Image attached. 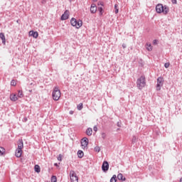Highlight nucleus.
Returning <instances> with one entry per match:
<instances>
[{
  "label": "nucleus",
  "instance_id": "nucleus-24",
  "mask_svg": "<svg viewBox=\"0 0 182 182\" xmlns=\"http://www.w3.org/2000/svg\"><path fill=\"white\" fill-rule=\"evenodd\" d=\"M116 178H117L116 175H113V176L110 179V182H116V181H117V180H116Z\"/></svg>",
  "mask_w": 182,
  "mask_h": 182
},
{
  "label": "nucleus",
  "instance_id": "nucleus-38",
  "mask_svg": "<svg viewBox=\"0 0 182 182\" xmlns=\"http://www.w3.org/2000/svg\"><path fill=\"white\" fill-rule=\"evenodd\" d=\"M172 4H177V0H171Z\"/></svg>",
  "mask_w": 182,
  "mask_h": 182
},
{
  "label": "nucleus",
  "instance_id": "nucleus-33",
  "mask_svg": "<svg viewBox=\"0 0 182 182\" xmlns=\"http://www.w3.org/2000/svg\"><path fill=\"white\" fill-rule=\"evenodd\" d=\"M102 137L104 139H106V133H105V132L102 133Z\"/></svg>",
  "mask_w": 182,
  "mask_h": 182
},
{
  "label": "nucleus",
  "instance_id": "nucleus-42",
  "mask_svg": "<svg viewBox=\"0 0 182 182\" xmlns=\"http://www.w3.org/2000/svg\"><path fill=\"white\" fill-rule=\"evenodd\" d=\"M54 166H55L56 167H58V164H54Z\"/></svg>",
  "mask_w": 182,
  "mask_h": 182
},
{
  "label": "nucleus",
  "instance_id": "nucleus-4",
  "mask_svg": "<svg viewBox=\"0 0 182 182\" xmlns=\"http://www.w3.org/2000/svg\"><path fill=\"white\" fill-rule=\"evenodd\" d=\"M163 85H164V79L163 77H159L157 78L156 90H161Z\"/></svg>",
  "mask_w": 182,
  "mask_h": 182
},
{
  "label": "nucleus",
  "instance_id": "nucleus-8",
  "mask_svg": "<svg viewBox=\"0 0 182 182\" xmlns=\"http://www.w3.org/2000/svg\"><path fill=\"white\" fill-rule=\"evenodd\" d=\"M102 171H107L109 170V162L107 161H105L102 166Z\"/></svg>",
  "mask_w": 182,
  "mask_h": 182
},
{
  "label": "nucleus",
  "instance_id": "nucleus-41",
  "mask_svg": "<svg viewBox=\"0 0 182 182\" xmlns=\"http://www.w3.org/2000/svg\"><path fill=\"white\" fill-rule=\"evenodd\" d=\"M70 114H73V111H70Z\"/></svg>",
  "mask_w": 182,
  "mask_h": 182
},
{
  "label": "nucleus",
  "instance_id": "nucleus-27",
  "mask_svg": "<svg viewBox=\"0 0 182 182\" xmlns=\"http://www.w3.org/2000/svg\"><path fill=\"white\" fill-rule=\"evenodd\" d=\"M58 181V178H56V176H53L51 177V182H57Z\"/></svg>",
  "mask_w": 182,
  "mask_h": 182
},
{
  "label": "nucleus",
  "instance_id": "nucleus-31",
  "mask_svg": "<svg viewBox=\"0 0 182 182\" xmlns=\"http://www.w3.org/2000/svg\"><path fill=\"white\" fill-rule=\"evenodd\" d=\"M98 11H99V12H100V16L103 15V8L99 7V8H98Z\"/></svg>",
  "mask_w": 182,
  "mask_h": 182
},
{
  "label": "nucleus",
  "instance_id": "nucleus-21",
  "mask_svg": "<svg viewBox=\"0 0 182 182\" xmlns=\"http://www.w3.org/2000/svg\"><path fill=\"white\" fill-rule=\"evenodd\" d=\"M17 97H23V92H22V90H18V95Z\"/></svg>",
  "mask_w": 182,
  "mask_h": 182
},
{
  "label": "nucleus",
  "instance_id": "nucleus-19",
  "mask_svg": "<svg viewBox=\"0 0 182 182\" xmlns=\"http://www.w3.org/2000/svg\"><path fill=\"white\" fill-rule=\"evenodd\" d=\"M92 133H93V130L92 129V128H88L86 130V134L87 136H92Z\"/></svg>",
  "mask_w": 182,
  "mask_h": 182
},
{
  "label": "nucleus",
  "instance_id": "nucleus-12",
  "mask_svg": "<svg viewBox=\"0 0 182 182\" xmlns=\"http://www.w3.org/2000/svg\"><path fill=\"white\" fill-rule=\"evenodd\" d=\"M29 36H33V38H35L36 39V38L39 36V33H38V31H29Z\"/></svg>",
  "mask_w": 182,
  "mask_h": 182
},
{
  "label": "nucleus",
  "instance_id": "nucleus-2",
  "mask_svg": "<svg viewBox=\"0 0 182 182\" xmlns=\"http://www.w3.org/2000/svg\"><path fill=\"white\" fill-rule=\"evenodd\" d=\"M53 100L58 101L60 99V90L58 87H55L52 93Z\"/></svg>",
  "mask_w": 182,
  "mask_h": 182
},
{
  "label": "nucleus",
  "instance_id": "nucleus-29",
  "mask_svg": "<svg viewBox=\"0 0 182 182\" xmlns=\"http://www.w3.org/2000/svg\"><path fill=\"white\" fill-rule=\"evenodd\" d=\"M119 6L117 4L114 5L115 14H119Z\"/></svg>",
  "mask_w": 182,
  "mask_h": 182
},
{
  "label": "nucleus",
  "instance_id": "nucleus-44",
  "mask_svg": "<svg viewBox=\"0 0 182 182\" xmlns=\"http://www.w3.org/2000/svg\"><path fill=\"white\" fill-rule=\"evenodd\" d=\"M180 182H182V178L180 179Z\"/></svg>",
  "mask_w": 182,
  "mask_h": 182
},
{
  "label": "nucleus",
  "instance_id": "nucleus-14",
  "mask_svg": "<svg viewBox=\"0 0 182 182\" xmlns=\"http://www.w3.org/2000/svg\"><path fill=\"white\" fill-rule=\"evenodd\" d=\"M10 99L12 102H16V100H18V96L16 94L11 95Z\"/></svg>",
  "mask_w": 182,
  "mask_h": 182
},
{
  "label": "nucleus",
  "instance_id": "nucleus-10",
  "mask_svg": "<svg viewBox=\"0 0 182 182\" xmlns=\"http://www.w3.org/2000/svg\"><path fill=\"white\" fill-rule=\"evenodd\" d=\"M168 12H170V9L168 8V6H167L166 5L163 6L162 14H164V15H167Z\"/></svg>",
  "mask_w": 182,
  "mask_h": 182
},
{
  "label": "nucleus",
  "instance_id": "nucleus-25",
  "mask_svg": "<svg viewBox=\"0 0 182 182\" xmlns=\"http://www.w3.org/2000/svg\"><path fill=\"white\" fill-rule=\"evenodd\" d=\"M16 80H12L11 82V86H16Z\"/></svg>",
  "mask_w": 182,
  "mask_h": 182
},
{
  "label": "nucleus",
  "instance_id": "nucleus-39",
  "mask_svg": "<svg viewBox=\"0 0 182 182\" xmlns=\"http://www.w3.org/2000/svg\"><path fill=\"white\" fill-rule=\"evenodd\" d=\"M122 48H124V49H126V44H122Z\"/></svg>",
  "mask_w": 182,
  "mask_h": 182
},
{
  "label": "nucleus",
  "instance_id": "nucleus-22",
  "mask_svg": "<svg viewBox=\"0 0 182 182\" xmlns=\"http://www.w3.org/2000/svg\"><path fill=\"white\" fill-rule=\"evenodd\" d=\"M146 49L150 52L153 50V47H151V44L146 43Z\"/></svg>",
  "mask_w": 182,
  "mask_h": 182
},
{
  "label": "nucleus",
  "instance_id": "nucleus-40",
  "mask_svg": "<svg viewBox=\"0 0 182 182\" xmlns=\"http://www.w3.org/2000/svg\"><path fill=\"white\" fill-rule=\"evenodd\" d=\"M24 122H28V118L25 117V118H24Z\"/></svg>",
  "mask_w": 182,
  "mask_h": 182
},
{
  "label": "nucleus",
  "instance_id": "nucleus-7",
  "mask_svg": "<svg viewBox=\"0 0 182 182\" xmlns=\"http://www.w3.org/2000/svg\"><path fill=\"white\" fill-rule=\"evenodd\" d=\"M61 21H66L69 19V10H66L64 14L61 16Z\"/></svg>",
  "mask_w": 182,
  "mask_h": 182
},
{
  "label": "nucleus",
  "instance_id": "nucleus-35",
  "mask_svg": "<svg viewBox=\"0 0 182 182\" xmlns=\"http://www.w3.org/2000/svg\"><path fill=\"white\" fill-rule=\"evenodd\" d=\"M93 130H94V132H97V127L95 126L93 127Z\"/></svg>",
  "mask_w": 182,
  "mask_h": 182
},
{
  "label": "nucleus",
  "instance_id": "nucleus-1",
  "mask_svg": "<svg viewBox=\"0 0 182 182\" xmlns=\"http://www.w3.org/2000/svg\"><path fill=\"white\" fill-rule=\"evenodd\" d=\"M136 85L139 90H141V89L146 86V77H144V75H141L139 78L137 79Z\"/></svg>",
  "mask_w": 182,
  "mask_h": 182
},
{
  "label": "nucleus",
  "instance_id": "nucleus-16",
  "mask_svg": "<svg viewBox=\"0 0 182 182\" xmlns=\"http://www.w3.org/2000/svg\"><path fill=\"white\" fill-rule=\"evenodd\" d=\"M117 178H118V180H120L122 181H126V178L124 177H123L122 173H119L117 176Z\"/></svg>",
  "mask_w": 182,
  "mask_h": 182
},
{
  "label": "nucleus",
  "instance_id": "nucleus-18",
  "mask_svg": "<svg viewBox=\"0 0 182 182\" xmlns=\"http://www.w3.org/2000/svg\"><path fill=\"white\" fill-rule=\"evenodd\" d=\"M77 156L79 159H82L83 156H85V154L83 153V151L82 150H78L77 151Z\"/></svg>",
  "mask_w": 182,
  "mask_h": 182
},
{
  "label": "nucleus",
  "instance_id": "nucleus-34",
  "mask_svg": "<svg viewBox=\"0 0 182 182\" xmlns=\"http://www.w3.org/2000/svg\"><path fill=\"white\" fill-rule=\"evenodd\" d=\"M58 161H62V155H59L58 157Z\"/></svg>",
  "mask_w": 182,
  "mask_h": 182
},
{
  "label": "nucleus",
  "instance_id": "nucleus-17",
  "mask_svg": "<svg viewBox=\"0 0 182 182\" xmlns=\"http://www.w3.org/2000/svg\"><path fill=\"white\" fill-rule=\"evenodd\" d=\"M0 38H1L2 43H5L6 42L5 34H4V33H0Z\"/></svg>",
  "mask_w": 182,
  "mask_h": 182
},
{
  "label": "nucleus",
  "instance_id": "nucleus-28",
  "mask_svg": "<svg viewBox=\"0 0 182 182\" xmlns=\"http://www.w3.org/2000/svg\"><path fill=\"white\" fill-rule=\"evenodd\" d=\"M82 109H83V104H82V103H80V104L77 105V109H78V110H82Z\"/></svg>",
  "mask_w": 182,
  "mask_h": 182
},
{
  "label": "nucleus",
  "instance_id": "nucleus-15",
  "mask_svg": "<svg viewBox=\"0 0 182 182\" xmlns=\"http://www.w3.org/2000/svg\"><path fill=\"white\" fill-rule=\"evenodd\" d=\"M21 156H22V149L18 148L16 151V156L19 158V157H21Z\"/></svg>",
  "mask_w": 182,
  "mask_h": 182
},
{
  "label": "nucleus",
  "instance_id": "nucleus-32",
  "mask_svg": "<svg viewBox=\"0 0 182 182\" xmlns=\"http://www.w3.org/2000/svg\"><path fill=\"white\" fill-rule=\"evenodd\" d=\"M164 67L166 68V69H168V68L170 67V63H166L164 64Z\"/></svg>",
  "mask_w": 182,
  "mask_h": 182
},
{
  "label": "nucleus",
  "instance_id": "nucleus-43",
  "mask_svg": "<svg viewBox=\"0 0 182 182\" xmlns=\"http://www.w3.org/2000/svg\"><path fill=\"white\" fill-rule=\"evenodd\" d=\"M94 2H97V0H92Z\"/></svg>",
  "mask_w": 182,
  "mask_h": 182
},
{
  "label": "nucleus",
  "instance_id": "nucleus-20",
  "mask_svg": "<svg viewBox=\"0 0 182 182\" xmlns=\"http://www.w3.org/2000/svg\"><path fill=\"white\" fill-rule=\"evenodd\" d=\"M34 170L36 173H41V166L39 165H35Z\"/></svg>",
  "mask_w": 182,
  "mask_h": 182
},
{
  "label": "nucleus",
  "instance_id": "nucleus-6",
  "mask_svg": "<svg viewBox=\"0 0 182 182\" xmlns=\"http://www.w3.org/2000/svg\"><path fill=\"white\" fill-rule=\"evenodd\" d=\"M70 178L71 180V182H77L78 181V178H77V176H76V173H75V171H72L70 173Z\"/></svg>",
  "mask_w": 182,
  "mask_h": 182
},
{
  "label": "nucleus",
  "instance_id": "nucleus-30",
  "mask_svg": "<svg viewBox=\"0 0 182 182\" xmlns=\"http://www.w3.org/2000/svg\"><path fill=\"white\" fill-rule=\"evenodd\" d=\"M94 151H96L97 153H99L100 151V146H95L94 148Z\"/></svg>",
  "mask_w": 182,
  "mask_h": 182
},
{
  "label": "nucleus",
  "instance_id": "nucleus-3",
  "mask_svg": "<svg viewBox=\"0 0 182 182\" xmlns=\"http://www.w3.org/2000/svg\"><path fill=\"white\" fill-rule=\"evenodd\" d=\"M70 23L72 26H75L77 29H79L83 23V22L81 20H76L75 18H72L70 20Z\"/></svg>",
  "mask_w": 182,
  "mask_h": 182
},
{
  "label": "nucleus",
  "instance_id": "nucleus-5",
  "mask_svg": "<svg viewBox=\"0 0 182 182\" xmlns=\"http://www.w3.org/2000/svg\"><path fill=\"white\" fill-rule=\"evenodd\" d=\"M89 144V139L87 137H84L81 139V146L82 149H87V146Z\"/></svg>",
  "mask_w": 182,
  "mask_h": 182
},
{
  "label": "nucleus",
  "instance_id": "nucleus-9",
  "mask_svg": "<svg viewBox=\"0 0 182 182\" xmlns=\"http://www.w3.org/2000/svg\"><path fill=\"white\" fill-rule=\"evenodd\" d=\"M163 4H159L156 6V11L157 14H162L163 12Z\"/></svg>",
  "mask_w": 182,
  "mask_h": 182
},
{
  "label": "nucleus",
  "instance_id": "nucleus-11",
  "mask_svg": "<svg viewBox=\"0 0 182 182\" xmlns=\"http://www.w3.org/2000/svg\"><path fill=\"white\" fill-rule=\"evenodd\" d=\"M97 11V7L96 6V4H92L90 7L91 14H96Z\"/></svg>",
  "mask_w": 182,
  "mask_h": 182
},
{
  "label": "nucleus",
  "instance_id": "nucleus-37",
  "mask_svg": "<svg viewBox=\"0 0 182 182\" xmlns=\"http://www.w3.org/2000/svg\"><path fill=\"white\" fill-rule=\"evenodd\" d=\"M153 43L154 45H157V40H154Z\"/></svg>",
  "mask_w": 182,
  "mask_h": 182
},
{
  "label": "nucleus",
  "instance_id": "nucleus-26",
  "mask_svg": "<svg viewBox=\"0 0 182 182\" xmlns=\"http://www.w3.org/2000/svg\"><path fill=\"white\" fill-rule=\"evenodd\" d=\"M5 153V149L4 147H0V156H3V154Z\"/></svg>",
  "mask_w": 182,
  "mask_h": 182
},
{
  "label": "nucleus",
  "instance_id": "nucleus-36",
  "mask_svg": "<svg viewBox=\"0 0 182 182\" xmlns=\"http://www.w3.org/2000/svg\"><path fill=\"white\" fill-rule=\"evenodd\" d=\"M98 5H101V6H103V2L102 1H99Z\"/></svg>",
  "mask_w": 182,
  "mask_h": 182
},
{
  "label": "nucleus",
  "instance_id": "nucleus-13",
  "mask_svg": "<svg viewBox=\"0 0 182 182\" xmlns=\"http://www.w3.org/2000/svg\"><path fill=\"white\" fill-rule=\"evenodd\" d=\"M18 149H23V141L22 139L18 141Z\"/></svg>",
  "mask_w": 182,
  "mask_h": 182
},
{
  "label": "nucleus",
  "instance_id": "nucleus-23",
  "mask_svg": "<svg viewBox=\"0 0 182 182\" xmlns=\"http://www.w3.org/2000/svg\"><path fill=\"white\" fill-rule=\"evenodd\" d=\"M132 144H134V143H137V138L136 137V136H132Z\"/></svg>",
  "mask_w": 182,
  "mask_h": 182
}]
</instances>
